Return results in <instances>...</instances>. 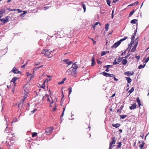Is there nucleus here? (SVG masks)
I'll return each mask as SVG.
<instances>
[{"label": "nucleus", "instance_id": "nucleus-64", "mask_svg": "<svg viewBox=\"0 0 149 149\" xmlns=\"http://www.w3.org/2000/svg\"><path fill=\"white\" fill-rule=\"evenodd\" d=\"M115 95V93H114L113 94V95L111 97H114Z\"/></svg>", "mask_w": 149, "mask_h": 149}, {"label": "nucleus", "instance_id": "nucleus-27", "mask_svg": "<svg viewBox=\"0 0 149 149\" xmlns=\"http://www.w3.org/2000/svg\"><path fill=\"white\" fill-rule=\"evenodd\" d=\"M98 24H100L99 22H96L94 24H93L92 25V27L95 30V27Z\"/></svg>", "mask_w": 149, "mask_h": 149}, {"label": "nucleus", "instance_id": "nucleus-59", "mask_svg": "<svg viewBox=\"0 0 149 149\" xmlns=\"http://www.w3.org/2000/svg\"><path fill=\"white\" fill-rule=\"evenodd\" d=\"M136 32H137V31L136 30H135L134 31V34L133 35V36H135L136 35Z\"/></svg>", "mask_w": 149, "mask_h": 149}, {"label": "nucleus", "instance_id": "nucleus-29", "mask_svg": "<svg viewBox=\"0 0 149 149\" xmlns=\"http://www.w3.org/2000/svg\"><path fill=\"white\" fill-rule=\"evenodd\" d=\"M18 121L17 118H14L13 120L11 122V123L12 124L13 123H15L16 122H17Z\"/></svg>", "mask_w": 149, "mask_h": 149}, {"label": "nucleus", "instance_id": "nucleus-62", "mask_svg": "<svg viewBox=\"0 0 149 149\" xmlns=\"http://www.w3.org/2000/svg\"><path fill=\"white\" fill-rule=\"evenodd\" d=\"M123 105H122L120 107V109H120V110H121L122 109H123Z\"/></svg>", "mask_w": 149, "mask_h": 149}, {"label": "nucleus", "instance_id": "nucleus-49", "mask_svg": "<svg viewBox=\"0 0 149 149\" xmlns=\"http://www.w3.org/2000/svg\"><path fill=\"white\" fill-rule=\"evenodd\" d=\"M136 4V3H134L129 5L128 6H133Z\"/></svg>", "mask_w": 149, "mask_h": 149}, {"label": "nucleus", "instance_id": "nucleus-2", "mask_svg": "<svg viewBox=\"0 0 149 149\" xmlns=\"http://www.w3.org/2000/svg\"><path fill=\"white\" fill-rule=\"evenodd\" d=\"M52 52V51H50V49H45L42 50V53L43 54H44L45 56H48L49 58H50L51 57V56H49Z\"/></svg>", "mask_w": 149, "mask_h": 149}, {"label": "nucleus", "instance_id": "nucleus-51", "mask_svg": "<svg viewBox=\"0 0 149 149\" xmlns=\"http://www.w3.org/2000/svg\"><path fill=\"white\" fill-rule=\"evenodd\" d=\"M149 60V56L146 59L144 63H147Z\"/></svg>", "mask_w": 149, "mask_h": 149}, {"label": "nucleus", "instance_id": "nucleus-10", "mask_svg": "<svg viewBox=\"0 0 149 149\" xmlns=\"http://www.w3.org/2000/svg\"><path fill=\"white\" fill-rule=\"evenodd\" d=\"M134 74V72H132L130 71H127L124 72V74L127 75V76H130Z\"/></svg>", "mask_w": 149, "mask_h": 149}, {"label": "nucleus", "instance_id": "nucleus-22", "mask_svg": "<svg viewBox=\"0 0 149 149\" xmlns=\"http://www.w3.org/2000/svg\"><path fill=\"white\" fill-rule=\"evenodd\" d=\"M127 63V61L126 59L123 60L122 63L123 65H125Z\"/></svg>", "mask_w": 149, "mask_h": 149}, {"label": "nucleus", "instance_id": "nucleus-19", "mask_svg": "<svg viewBox=\"0 0 149 149\" xmlns=\"http://www.w3.org/2000/svg\"><path fill=\"white\" fill-rule=\"evenodd\" d=\"M112 126L116 128H117L120 126V125L119 123H116V124H112Z\"/></svg>", "mask_w": 149, "mask_h": 149}, {"label": "nucleus", "instance_id": "nucleus-33", "mask_svg": "<svg viewBox=\"0 0 149 149\" xmlns=\"http://www.w3.org/2000/svg\"><path fill=\"white\" fill-rule=\"evenodd\" d=\"M136 21H137V20L136 19H133L131 21V23L132 24H135L136 23Z\"/></svg>", "mask_w": 149, "mask_h": 149}, {"label": "nucleus", "instance_id": "nucleus-44", "mask_svg": "<svg viewBox=\"0 0 149 149\" xmlns=\"http://www.w3.org/2000/svg\"><path fill=\"white\" fill-rule=\"evenodd\" d=\"M45 81H44L43 82V84L42 85V86H41V87L44 89H45Z\"/></svg>", "mask_w": 149, "mask_h": 149}, {"label": "nucleus", "instance_id": "nucleus-3", "mask_svg": "<svg viewBox=\"0 0 149 149\" xmlns=\"http://www.w3.org/2000/svg\"><path fill=\"white\" fill-rule=\"evenodd\" d=\"M54 129L52 127H49L45 129V133L46 134L49 135L50 134Z\"/></svg>", "mask_w": 149, "mask_h": 149}, {"label": "nucleus", "instance_id": "nucleus-56", "mask_svg": "<svg viewBox=\"0 0 149 149\" xmlns=\"http://www.w3.org/2000/svg\"><path fill=\"white\" fill-rule=\"evenodd\" d=\"M135 41L136 42H135V43H137V42L138 43L139 39H138V38H137L136 39V40H135Z\"/></svg>", "mask_w": 149, "mask_h": 149}, {"label": "nucleus", "instance_id": "nucleus-14", "mask_svg": "<svg viewBox=\"0 0 149 149\" xmlns=\"http://www.w3.org/2000/svg\"><path fill=\"white\" fill-rule=\"evenodd\" d=\"M136 106L137 105L135 103H134L131 106H130V109L131 110L134 109L136 108Z\"/></svg>", "mask_w": 149, "mask_h": 149}, {"label": "nucleus", "instance_id": "nucleus-63", "mask_svg": "<svg viewBox=\"0 0 149 149\" xmlns=\"http://www.w3.org/2000/svg\"><path fill=\"white\" fill-rule=\"evenodd\" d=\"M114 77V79L115 80V81H117L118 80V79H117L115 77Z\"/></svg>", "mask_w": 149, "mask_h": 149}, {"label": "nucleus", "instance_id": "nucleus-48", "mask_svg": "<svg viewBox=\"0 0 149 149\" xmlns=\"http://www.w3.org/2000/svg\"><path fill=\"white\" fill-rule=\"evenodd\" d=\"M97 63L99 64H101L102 62L100 61L99 60L97 59Z\"/></svg>", "mask_w": 149, "mask_h": 149}, {"label": "nucleus", "instance_id": "nucleus-16", "mask_svg": "<svg viewBox=\"0 0 149 149\" xmlns=\"http://www.w3.org/2000/svg\"><path fill=\"white\" fill-rule=\"evenodd\" d=\"M77 68L78 66L75 63H74L72 65L71 68L73 70H76L77 69Z\"/></svg>", "mask_w": 149, "mask_h": 149}, {"label": "nucleus", "instance_id": "nucleus-4", "mask_svg": "<svg viewBox=\"0 0 149 149\" xmlns=\"http://www.w3.org/2000/svg\"><path fill=\"white\" fill-rule=\"evenodd\" d=\"M115 137L114 136L113 138H111V139L112 140V141H111L110 143L109 144V149H112L113 146V145H114L115 144L116 142V140H115Z\"/></svg>", "mask_w": 149, "mask_h": 149}, {"label": "nucleus", "instance_id": "nucleus-57", "mask_svg": "<svg viewBox=\"0 0 149 149\" xmlns=\"http://www.w3.org/2000/svg\"><path fill=\"white\" fill-rule=\"evenodd\" d=\"M135 38V36L132 35L131 38V39L134 40V39Z\"/></svg>", "mask_w": 149, "mask_h": 149}, {"label": "nucleus", "instance_id": "nucleus-20", "mask_svg": "<svg viewBox=\"0 0 149 149\" xmlns=\"http://www.w3.org/2000/svg\"><path fill=\"white\" fill-rule=\"evenodd\" d=\"M91 66H93L95 64V62L94 57H93L91 59Z\"/></svg>", "mask_w": 149, "mask_h": 149}, {"label": "nucleus", "instance_id": "nucleus-5", "mask_svg": "<svg viewBox=\"0 0 149 149\" xmlns=\"http://www.w3.org/2000/svg\"><path fill=\"white\" fill-rule=\"evenodd\" d=\"M76 71L75 70H73L70 68L67 70V72H68L69 75L74 76L76 74Z\"/></svg>", "mask_w": 149, "mask_h": 149}, {"label": "nucleus", "instance_id": "nucleus-43", "mask_svg": "<svg viewBox=\"0 0 149 149\" xmlns=\"http://www.w3.org/2000/svg\"><path fill=\"white\" fill-rule=\"evenodd\" d=\"M120 117L122 119H124L127 116L126 115H120Z\"/></svg>", "mask_w": 149, "mask_h": 149}, {"label": "nucleus", "instance_id": "nucleus-52", "mask_svg": "<svg viewBox=\"0 0 149 149\" xmlns=\"http://www.w3.org/2000/svg\"><path fill=\"white\" fill-rule=\"evenodd\" d=\"M132 46V45H131V44H129L128 45V47L127 48L130 49L131 47Z\"/></svg>", "mask_w": 149, "mask_h": 149}, {"label": "nucleus", "instance_id": "nucleus-55", "mask_svg": "<svg viewBox=\"0 0 149 149\" xmlns=\"http://www.w3.org/2000/svg\"><path fill=\"white\" fill-rule=\"evenodd\" d=\"M134 40L131 39V42L130 43V44H131V45H132V44L134 43Z\"/></svg>", "mask_w": 149, "mask_h": 149}, {"label": "nucleus", "instance_id": "nucleus-54", "mask_svg": "<svg viewBox=\"0 0 149 149\" xmlns=\"http://www.w3.org/2000/svg\"><path fill=\"white\" fill-rule=\"evenodd\" d=\"M119 0H113L112 3H116V2H117Z\"/></svg>", "mask_w": 149, "mask_h": 149}, {"label": "nucleus", "instance_id": "nucleus-41", "mask_svg": "<svg viewBox=\"0 0 149 149\" xmlns=\"http://www.w3.org/2000/svg\"><path fill=\"white\" fill-rule=\"evenodd\" d=\"M68 90L69 91V96L70 95L72 91V88L70 87H69L68 89Z\"/></svg>", "mask_w": 149, "mask_h": 149}, {"label": "nucleus", "instance_id": "nucleus-37", "mask_svg": "<svg viewBox=\"0 0 149 149\" xmlns=\"http://www.w3.org/2000/svg\"><path fill=\"white\" fill-rule=\"evenodd\" d=\"M27 13V12L25 11H24L23 13L21 15H20V16L21 17H23L24 16L25 14Z\"/></svg>", "mask_w": 149, "mask_h": 149}, {"label": "nucleus", "instance_id": "nucleus-39", "mask_svg": "<svg viewBox=\"0 0 149 149\" xmlns=\"http://www.w3.org/2000/svg\"><path fill=\"white\" fill-rule=\"evenodd\" d=\"M106 1L107 4L109 6H110V3H111V1L110 0H106Z\"/></svg>", "mask_w": 149, "mask_h": 149}, {"label": "nucleus", "instance_id": "nucleus-28", "mask_svg": "<svg viewBox=\"0 0 149 149\" xmlns=\"http://www.w3.org/2000/svg\"><path fill=\"white\" fill-rule=\"evenodd\" d=\"M17 79V78H16L15 77H13L11 80V82H13V83L15 84V82Z\"/></svg>", "mask_w": 149, "mask_h": 149}, {"label": "nucleus", "instance_id": "nucleus-7", "mask_svg": "<svg viewBox=\"0 0 149 149\" xmlns=\"http://www.w3.org/2000/svg\"><path fill=\"white\" fill-rule=\"evenodd\" d=\"M100 74H102L104 76H106L107 77L108 76L109 77H114V75L113 74H110L107 72H102V73H100Z\"/></svg>", "mask_w": 149, "mask_h": 149}, {"label": "nucleus", "instance_id": "nucleus-34", "mask_svg": "<svg viewBox=\"0 0 149 149\" xmlns=\"http://www.w3.org/2000/svg\"><path fill=\"white\" fill-rule=\"evenodd\" d=\"M135 12L134 10H133L130 13L129 17H130Z\"/></svg>", "mask_w": 149, "mask_h": 149}, {"label": "nucleus", "instance_id": "nucleus-40", "mask_svg": "<svg viewBox=\"0 0 149 149\" xmlns=\"http://www.w3.org/2000/svg\"><path fill=\"white\" fill-rule=\"evenodd\" d=\"M134 87H132L131 88L129 91V92L130 93V94L132 93L134 91Z\"/></svg>", "mask_w": 149, "mask_h": 149}, {"label": "nucleus", "instance_id": "nucleus-42", "mask_svg": "<svg viewBox=\"0 0 149 149\" xmlns=\"http://www.w3.org/2000/svg\"><path fill=\"white\" fill-rule=\"evenodd\" d=\"M37 134V133L36 132L33 133L32 135V137H35Z\"/></svg>", "mask_w": 149, "mask_h": 149}, {"label": "nucleus", "instance_id": "nucleus-8", "mask_svg": "<svg viewBox=\"0 0 149 149\" xmlns=\"http://www.w3.org/2000/svg\"><path fill=\"white\" fill-rule=\"evenodd\" d=\"M63 61L64 62V63L68 64V65L67 66V67H68V66L69 65L73 63L72 62L70 61L68 59L64 60Z\"/></svg>", "mask_w": 149, "mask_h": 149}, {"label": "nucleus", "instance_id": "nucleus-58", "mask_svg": "<svg viewBox=\"0 0 149 149\" xmlns=\"http://www.w3.org/2000/svg\"><path fill=\"white\" fill-rule=\"evenodd\" d=\"M120 58V57H119L118 58V62H120L121 61V59H122V58Z\"/></svg>", "mask_w": 149, "mask_h": 149}, {"label": "nucleus", "instance_id": "nucleus-36", "mask_svg": "<svg viewBox=\"0 0 149 149\" xmlns=\"http://www.w3.org/2000/svg\"><path fill=\"white\" fill-rule=\"evenodd\" d=\"M118 145L117 146V148H120L121 146V142H118Z\"/></svg>", "mask_w": 149, "mask_h": 149}, {"label": "nucleus", "instance_id": "nucleus-23", "mask_svg": "<svg viewBox=\"0 0 149 149\" xmlns=\"http://www.w3.org/2000/svg\"><path fill=\"white\" fill-rule=\"evenodd\" d=\"M48 97V95L47 94L45 95L43 97L42 100L43 101L46 100L47 97Z\"/></svg>", "mask_w": 149, "mask_h": 149}, {"label": "nucleus", "instance_id": "nucleus-30", "mask_svg": "<svg viewBox=\"0 0 149 149\" xmlns=\"http://www.w3.org/2000/svg\"><path fill=\"white\" fill-rule=\"evenodd\" d=\"M43 67V65H42L40 66H39V67H36L35 68L33 69V71H36L38 69V68H42Z\"/></svg>", "mask_w": 149, "mask_h": 149}, {"label": "nucleus", "instance_id": "nucleus-38", "mask_svg": "<svg viewBox=\"0 0 149 149\" xmlns=\"http://www.w3.org/2000/svg\"><path fill=\"white\" fill-rule=\"evenodd\" d=\"M127 38H128L126 36L125 38L120 39V40H119V41H120V42L121 43V42H122V41H123L124 40H125L126 39H127Z\"/></svg>", "mask_w": 149, "mask_h": 149}, {"label": "nucleus", "instance_id": "nucleus-46", "mask_svg": "<svg viewBox=\"0 0 149 149\" xmlns=\"http://www.w3.org/2000/svg\"><path fill=\"white\" fill-rule=\"evenodd\" d=\"M106 54V52L105 51H103L101 53V56H103Z\"/></svg>", "mask_w": 149, "mask_h": 149}, {"label": "nucleus", "instance_id": "nucleus-15", "mask_svg": "<svg viewBox=\"0 0 149 149\" xmlns=\"http://www.w3.org/2000/svg\"><path fill=\"white\" fill-rule=\"evenodd\" d=\"M27 97V95L26 94H24V96L22 98V99L20 101V103L19 104V105L21 103H23L24 102V100Z\"/></svg>", "mask_w": 149, "mask_h": 149}, {"label": "nucleus", "instance_id": "nucleus-35", "mask_svg": "<svg viewBox=\"0 0 149 149\" xmlns=\"http://www.w3.org/2000/svg\"><path fill=\"white\" fill-rule=\"evenodd\" d=\"M146 64H145L143 65H139L138 67V68L139 69H141V68H144V67L145 66Z\"/></svg>", "mask_w": 149, "mask_h": 149}, {"label": "nucleus", "instance_id": "nucleus-17", "mask_svg": "<svg viewBox=\"0 0 149 149\" xmlns=\"http://www.w3.org/2000/svg\"><path fill=\"white\" fill-rule=\"evenodd\" d=\"M142 144H140L139 146L140 149H143L144 145L146 144L145 143H144L143 141L142 142Z\"/></svg>", "mask_w": 149, "mask_h": 149}, {"label": "nucleus", "instance_id": "nucleus-50", "mask_svg": "<svg viewBox=\"0 0 149 149\" xmlns=\"http://www.w3.org/2000/svg\"><path fill=\"white\" fill-rule=\"evenodd\" d=\"M135 57L136 58L137 60H139L140 58V56H136Z\"/></svg>", "mask_w": 149, "mask_h": 149}, {"label": "nucleus", "instance_id": "nucleus-1", "mask_svg": "<svg viewBox=\"0 0 149 149\" xmlns=\"http://www.w3.org/2000/svg\"><path fill=\"white\" fill-rule=\"evenodd\" d=\"M30 84L28 83L23 86V89L24 94L27 95V94L30 91Z\"/></svg>", "mask_w": 149, "mask_h": 149}, {"label": "nucleus", "instance_id": "nucleus-61", "mask_svg": "<svg viewBox=\"0 0 149 149\" xmlns=\"http://www.w3.org/2000/svg\"><path fill=\"white\" fill-rule=\"evenodd\" d=\"M64 111H63L62 113L61 114V118H62L63 116L64 115Z\"/></svg>", "mask_w": 149, "mask_h": 149}, {"label": "nucleus", "instance_id": "nucleus-53", "mask_svg": "<svg viewBox=\"0 0 149 149\" xmlns=\"http://www.w3.org/2000/svg\"><path fill=\"white\" fill-rule=\"evenodd\" d=\"M117 112L118 113H120L121 112V111L120 110V109H118L117 110Z\"/></svg>", "mask_w": 149, "mask_h": 149}, {"label": "nucleus", "instance_id": "nucleus-11", "mask_svg": "<svg viewBox=\"0 0 149 149\" xmlns=\"http://www.w3.org/2000/svg\"><path fill=\"white\" fill-rule=\"evenodd\" d=\"M137 45L138 43H135V45L131 50V52H134L136 51V48Z\"/></svg>", "mask_w": 149, "mask_h": 149}, {"label": "nucleus", "instance_id": "nucleus-21", "mask_svg": "<svg viewBox=\"0 0 149 149\" xmlns=\"http://www.w3.org/2000/svg\"><path fill=\"white\" fill-rule=\"evenodd\" d=\"M128 83H130L132 81V79L129 77H125Z\"/></svg>", "mask_w": 149, "mask_h": 149}, {"label": "nucleus", "instance_id": "nucleus-9", "mask_svg": "<svg viewBox=\"0 0 149 149\" xmlns=\"http://www.w3.org/2000/svg\"><path fill=\"white\" fill-rule=\"evenodd\" d=\"M0 21L1 22H3L4 24L6 23H7L9 21V19L7 17H6L5 18L0 19Z\"/></svg>", "mask_w": 149, "mask_h": 149}, {"label": "nucleus", "instance_id": "nucleus-60", "mask_svg": "<svg viewBox=\"0 0 149 149\" xmlns=\"http://www.w3.org/2000/svg\"><path fill=\"white\" fill-rule=\"evenodd\" d=\"M49 6L45 7L44 8L45 9V10H46L47 9L49 8Z\"/></svg>", "mask_w": 149, "mask_h": 149}, {"label": "nucleus", "instance_id": "nucleus-12", "mask_svg": "<svg viewBox=\"0 0 149 149\" xmlns=\"http://www.w3.org/2000/svg\"><path fill=\"white\" fill-rule=\"evenodd\" d=\"M120 42L119 41L117 42L114 43V44L112 46V47H116L119 46L120 44Z\"/></svg>", "mask_w": 149, "mask_h": 149}, {"label": "nucleus", "instance_id": "nucleus-24", "mask_svg": "<svg viewBox=\"0 0 149 149\" xmlns=\"http://www.w3.org/2000/svg\"><path fill=\"white\" fill-rule=\"evenodd\" d=\"M46 100L48 102H49L50 103V106H51V107H52V105H51V104L53 103V100H52V102H51L50 101V99H49V96L48 97H47V99H46Z\"/></svg>", "mask_w": 149, "mask_h": 149}, {"label": "nucleus", "instance_id": "nucleus-6", "mask_svg": "<svg viewBox=\"0 0 149 149\" xmlns=\"http://www.w3.org/2000/svg\"><path fill=\"white\" fill-rule=\"evenodd\" d=\"M57 35L59 38H62L64 36V31L61 30L60 31H58L57 32Z\"/></svg>", "mask_w": 149, "mask_h": 149}, {"label": "nucleus", "instance_id": "nucleus-31", "mask_svg": "<svg viewBox=\"0 0 149 149\" xmlns=\"http://www.w3.org/2000/svg\"><path fill=\"white\" fill-rule=\"evenodd\" d=\"M109 24H107L105 26V29L106 31H108L109 29Z\"/></svg>", "mask_w": 149, "mask_h": 149}, {"label": "nucleus", "instance_id": "nucleus-45", "mask_svg": "<svg viewBox=\"0 0 149 149\" xmlns=\"http://www.w3.org/2000/svg\"><path fill=\"white\" fill-rule=\"evenodd\" d=\"M116 61V58H115L114 61L113 62V65L117 64H118L119 63Z\"/></svg>", "mask_w": 149, "mask_h": 149}, {"label": "nucleus", "instance_id": "nucleus-26", "mask_svg": "<svg viewBox=\"0 0 149 149\" xmlns=\"http://www.w3.org/2000/svg\"><path fill=\"white\" fill-rule=\"evenodd\" d=\"M65 80H66V78H64L63 79V80H62V81H61V82H60L58 83V84L59 85V84H63L64 81Z\"/></svg>", "mask_w": 149, "mask_h": 149}, {"label": "nucleus", "instance_id": "nucleus-18", "mask_svg": "<svg viewBox=\"0 0 149 149\" xmlns=\"http://www.w3.org/2000/svg\"><path fill=\"white\" fill-rule=\"evenodd\" d=\"M136 101L138 104L139 106V107H140V106L141 105V103L140 100H139V97H137L136 98Z\"/></svg>", "mask_w": 149, "mask_h": 149}, {"label": "nucleus", "instance_id": "nucleus-13", "mask_svg": "<svg viewBox=\"0 0 149 149\" xmlns=\"http://www.w3.org/2000/svg\"><path fill=\"white\" fill-rule=\"evenodd\" d=\"M13 72L15 74H17L19 73V71L15 67H14L13 69H12L10 72Z\"/></svg>", "mask_w": 149, "mask_h": 149}, {"label": "nucleus", "instance_id": "nucleus-47", "mask_svg": "<svg viewBox=\"0 0 149 149\" xmlns=\"http://www.w3.org/2000/svg\"><path fill=\"white\" fill-rule=\"evenodd\" d=\"M112 65H105L104 66V67L106 68H107L109 69V68L110 67H111Z\"/></svg>", "mask_w": 149, "mask_h": 149}, {"label": "nucleus", "instance_id": "nucleus-25", "mask_svg": "<svg viewBox=\"0 0 149 149\" xmlns=\"http://www.w3.org/2000/svg\"><path fill=\"white\" fill-rule=\"evenodd\" d=\"M81 3L84 9V12H85L86 10V8L85 4L83 2H81Z\"/></svg>", "mask_w": 149, "mask_h": 149}, {"label": "nucleus", "instance_id": "nucleus-32", "mask_svg": "<svg viewBox=\"0 0 149 149\" xmlns=\"http://www.w3.org/2000/svg\"><path fill=\"white\" fill-rule=\"evenodd\" d=\"M5 11V9L4 8L1 9L0 10V14L1 15L3 13H4Z\"/></svg>", "mask_w": 149, "mask_h": 149}]
</instances>
